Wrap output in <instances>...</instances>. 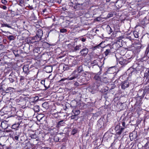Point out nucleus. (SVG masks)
Listing matches in <instances>:
<instances>
[{
    "mask_svg": "<svg viewBox=\"0 0 149 149\" xmlns=\"http://www.w3.org/2000/svg\"><path fill=\"white\" fill-rule=\"evenodd\" d=\"M30 18L31 19V20H35L36 19V17L33 13L31 14L30 17Z\"/></svg>",
    "mask_w": 149,
    "mask_h": 149,
    "instance_id": "nucleus-29",
    "label": "nucleus"
},
{
    "mask_svg": "<svg viewBox=\"0 0 149 149\" xmlns=\"http://www.w3.org/2000/svg\"><path fill=\"white\" fill-rule=\"evenodd\" d=\"M45 80H41V83L42 84H43L44 85V86H45V87L46 86H45Z\"/></svg>",
    "mask_w": 149,
    "mask_h": 149,
    "instance_id": "nucleus-53",
    "label": "nucleus"
},
{
    "mask_svg": "<svg viewBox=\"0 0 149 149\" xmlns=\"http://www.w3.org/2000/svg\"><path fill=\"white\" fill-rule=\"evenodd\" d=\"M54 139H56V141L57 142L59 141V139H58V137H55L54 138Z\"/></svg>",
    "mask_w": 149,
    "mask_h": 149,
    "instance_id": "nucleus-55",
    "label": "nucleus"
},
{
    "mask_svg": "<svg viewBox=\"0 0 149 149\" xmlns=\"http://www.w3.org/2000/svg\"><path fill=\"white\" fill-rule=\"evenodd\" d=\"M1 2L3 4H6L7 3V1L6 0H2Z\"/></svg>",
    "mask_w": 149,
    "mask_h": 149,
    "instance_id": "nucleus-48",
    "label": "nucleus"
},
{
    "mask_svg": "<svg viewBox=\"0 0 149 149\" xmlns=\"http://www.w3.org/2000/svg\"><path fill=\"white\" fill-rule=\"evenodd\" d=\"M65 67H67L66 65H65V66H63V69H64L65 68Z\"/></svg>",
    "mask_w": 149,
    "mask_h": 149,
    "instance_id": "nucleus-63",
    "label": "nucleus"
},
{
    "mask_svg": "<svg viewBox=\"0 0 149 149\" xmlns=\"http://www.w3.org/2000/svg\"><path fill=\"white\" fill-rule=\"evenodd\" d=\"M145 94V91L142 90H140L138 91L137 95L141 98L143 97Z\"/></svg>",
    "mask_w": 149,
    "mask_h": 149,
    "instance_id": "nucleus-10",
    "label": "nucleus"
},
{
    "mask_svg": "<svg viewBox=\"0 0 149 149\" xmlns=\"http://www.w3.org/2000/svg\"><path fill=\"white\" fill-rule=\"evenodd\" d=\"M1 26L3 27H7L9 28H12L11 26L9 25V24H5L4 23H3V24H2Z\"/></svg>",
    "mask_w": 149,
    "mask_h": 149,
    "instance_id": "nucleus-34",
    "label": "nucleus"
},
{
    "mask_svg": "<svg viewBox=\"0 0 149 149\" xmlns=\"http://www.w3.org/2000/svg\"><path fill=\"white\" fill-rule=\"evenodd\" d=\"M118 71V70L117 69V70L115 67H111L109 68L107 72L108 74H113L116 73V74Z\"/></svg>",
    "mask_w": 149,
    "mask_h": 149,
    "instance_id": "nucleus-4",
    "label": "nucleus"
},
{
    "mask_svg": "<svg viewBox=\"0 0 149 149\" xmlns=\"http://www.w3.org/2000/svg\"><path fill=\"white\" fill-rule=\"evenodd\" d=\"M94 78L96 80L99 81V82L100 83L102 82H105L104 80L107 79L106 77H101V76H100V75H95Z\"/></svg>",
    "mask_w": 149,
    "mask_h": 149,
    "instance_id": "nucleus-6",
    "label": "nucleus"
},
{
    "mask_svg": "<svg viewBox=\"0 0 149 149\" xmlns=\"http://www.w3.org/2000/svg\"><path fill=\"white\" fill-rule=\"evenodd\" d=\"M19 5L22 7L25 6V4H26V0H19Z\"/></svg>",
    "mask_w": 149,
    "mask_h": 149,
    "instance_id": "nucleus-16",
    "label": "nucleus"
},
{
    "mask_svg": "<svg viewBox=\"0 0 149 149\" xmlns=\"http://www.w3.org/2000/svg\"><path fill=\"white\" fill-rule=\"evenodd\" d=\"M144 80L146 81V82H149V75H144Z\"/></svg>",
    "mask_w": 149,
    "mask_h": 149,
    "instance_id": "nucleus-28",
    "label": "nucleus"
},
{
    "mask_svg": "<svg viewBox=\"0 0 149 149\" xmlns=\"http://www.w3.org/2000/svg\"><path fill=\"white\" fill-rule=\"evenodd\" d=\"M93 65L94 64V65H96L97 64V61L95 60H94L93 61V63H92Z\"/></svg>",
    "mask_w": 149,
    "mask_h": 149,
    "instance_id": "nucleus-52",
    "label": "nucleus"
},
{
    "mask_svg": "<svg viewBox=\"0 0 149 149\" xmlns=\"http://www.w3.org/2000/svg\"><path fill=\"white\" fill-rule=\"evenodd\" d=\"M78 132V130L77 129H74L72 130V134L73 135H74L75 134Z\"/></svg>",
    "mask_w": 149,
    "mask_h": 149,
    "instance_id": "nucleus-32",
    "label": "nucleus"
},
{
    "mask_svg": "<svg viewBox=\"0 0 149 149\" xmlns=\"http://www.w3.org/2000/svg\"><path fill=\"white\" fill-rule=\"evenodd\" d=\"M146 139L147 140V142L145 144V147H148V148L149 149V137L146 138Z\"/></svg>",
    "mask_w": 149,
    "mask_h": 149,
    "instance_id": "nucleus-30",
    "label": "nucleus"
},
{
    "mask_svg": "<svg viewBox=\"0 0 149 149\" xmlns=\"http://www.w3.org/2000/svg\"><path fill=\"white\" fill-rule=\"evenodd\" d=\"M130 140L132 141L136 138V135L135 134H134L133 133H131L130 135Z\"/></svg>",
    "mask_w": 149,
    "mask_h": 149,
    "instance_id": "nucleus-24",
    "label": "nucleus"
},
{
    "mask_svg": "<svg viewBox=\"0 0 149 149\" xmlns=\"http://www.w3.org/2000/svg\"><path fill=\"white\" fill-rule=\"evenodd\" d=\"M6 123V122L5 121H2L1 123V124L0 125V127H1L3 129H5V127H3V126H4V125H6V124H5Z\"/></svg>",
    "mask_w": 149,
    "mask_h": 149,
    "instance_id": "nucleus-33",
    "label": "nucleus"
},
{
    "mask_svg": "<svg viewBox=\"0 0 149 149\" xmlns=\"http://www.w3.org/2000/svg\"><path fill=\"white\" fill-rule=\"evenodd\" d=\"M111 0H106L107 2H109Z\"/></svg>",
    "mask_w": 149,
    "mask_h": 149,
    "instance_id": "nucleus-62",
    "label": "nucleus"
},
{
    "mask_svg": "<svg viewBox=\"0 0 149 149\" xmlns=\"http://www.w3.org/2000/svg\"><path fill=\"white\" fill-rule=\"evenodd\" d=\"M5 131L7 133L10 132H12V130L11 129L8 130V128L7 127H6V130H5Z\"/></svg>",
    "mask_w": 149,
    "mask_h": 149,
    "instance_id": "nucleus-44",
    "label": "nucleus"
},
{
    "mask_svg": "<svg viewBox=\"0 0 149 149\" xmlns=\"http://www.w3.org/2000/svg\"><path fill=\"white\" fill-rule=\"evenodd\" d=\"M99 47H100V45H98V46L94 47H93V49H96L97 48H99Z\"/></svg>",
    "mask_w": 149,
    "mask_h": 149,
    "instance_id": "nucleus-57",
    "label": "nucleus"
},
{
    "mask_svg": "<svg viewBox=\"0 0 149 149\" xmlns=\"http://www.w3.org/2000/svg\"><path fill=\"white\" fill-rule=\"evenodd\" d=\"M29 65H25L22 68L24 74H27L29 71Z\"/></svg>",
    "mask_w": 149,
    "mask_h": 149,
    "instance_id": "nucleus-18",
    "label": "nucleus"
},
{
    "mask_svg": "<svg viewBox=\"0 0 149 149\" xmlns=\"http://www.w3.org/2000/svg\"><path fill=\"white\" fill-rule=\"evenodd\" d=\"M111 53V49H107L104 52V53L106 56H107L108 55L110 54Z\"/></svg>",
    "mask_w": 149,
    "mask_h": 149,
    "instance_id": "nucleus-25",
    "label": "nucleus"
},
{
    "mask_svg": "<svg viewBox=\"0 0 149 149\" xmlns=\"http://www.w3.org/2000/svg\"><path fill=\"white\" fill-rule=\"evenodd\" d=\"M129 83L127 81H125L122 82L121 86L122 88L125 89V88L129 87Z\"/></svg>",
    "mask_w": 149,
    "mask_h": 149,
    "instance_id": "nucleus-9",
    "label": "nucleus"
},
{
    "mask_svg": "<svg viewBox=\"0 0 149 149\" xmlns=\"http://www.w3.org/2000/svg\"><path fill=\"white\" fill-rule=\"evenodd\" d=\"M108 15H109V17H112V16L113 14H112V13H109V14H108Z\"/></svg>",
    "mask_w": 149,
    "mask_h": 149,
    "instance_id": "nucleus-58",
    "label": "nucleus"
},
{
    "mask_svg": "<svg viewBox=\"0 0 149 149\" xmlns=\"http://www.w3.org/2000/svg\"><path fill=\"white\" fill-rule=\"evenodd\" d=\"M131 39V38L130 36H129L128 37L126 36L124 37L121 36L118 38L117 42L119 45H120V46H123V42H125L128 40H130Z\"/></svg>",
    "mask_w": 149,
    "mask_h": 149,
    "instance_id": "nucleus-2",
    "label": "nucleus"
},
{
    "mask_svg": "<svg viewBox=\"0 0 149 149\" xmlns=\"http://www.w3.org/2000/svg\"><path fill=\"white\" fill-rule=\"evenodd\" d=\"M100 86V82H99L98 84H97V83H95L92 86L91 88L93 90H98Z\"/></svg>",
    "mask_w": 149,
    "mask_h": 149,
    "instance_id": "nucleus-13",
    "label": "nucleus"
},
{
    "mask_svg": "<svg viewBox=\"0 0 149 149\" xmlns=\"http://www.w3.org/2000/svg\"><path fill=\"white\" fill-rule=\"evenodd\" d=\"M25 77L24 76H21L20 81H22L24 79Z\"/></svg>",
    "mask_w": 149,
    "mask_h": 149,
    "instance_id": "nucleus-54",
    "label": "nucleus"
},
{
    "mask_svg": "<svg viewBox=\"0 0 149 149\" xmlns=\"http://www.w3.org/2000/svg\"><path fill=\"white\" fill-rule=\"evenodd\" d=\"M146 54L147 56L149 57V49L147 48L146 50Z\"/></svg>",
    "mask_w": 149,
    "mask_h": 149,
    "instance_id": "nucleus-39",
    "label": "nucleus"
},
{
    "mask_svg": "<svg viewBox=\"0 0 149 149\" xmlns=\"http://www.w3.org/2000/svg\"><path fill=\"white\" fill-rule=\"evenodd\" d=\"M101 20V19L100 17H97L96 18V20L98 21H100Z\"/></svg>",
    "mask_w": 149,
    "mask_h": 149,
    "instance_id": "nucleus-51",
    "label": "nucleus"
},
{
    "mask_svg": "<svg viewBox=\"0 0 149 149\" xmlns=\"http://www.w3.org/2000/svg\"><path fill=\"white\" fill-rule=\"evenodd\" d=\"M33 107L32 109L35 112H38L40 111V107L38 105H36Z\"/></svg>",
    "mask_w": 149,
    "mask_h": 149,
    "instance_id": "nucleus-20",
    "label": "nucleus"
},
{
    "mask_svg": "<svg viewBox=\"0 0 149 149\" xmlns=\"http://www.w3.org/2000/svg\"><path fill=\"white\" fill-rule=\"evenodd\" d=\"M2 110H0V116H2L4 115V113L2 111Z\"/></svg>",
    "mask_w": 149,
    "mask_h": 149,
    "instance_id": "nucleus-45",
    "label": "nucleus"
},
{
    "mask_svg": "<svg viewBox=\"0 0 149 149\" xmlns=\"http://www.w3.org/2000/svg\"><path fill=\"white\" fill-rule=\"evenodd\" d=\"M81 41L83 42H85L86 40V38H82L81 39Z\"/></svg>",
    "mask_w": 149,
    "mask_h": 149,
    "instance_id": "nucleus-49",
    "label": "nucleus"
},
{
    "mask_svg": "<svg viewBox=\"0 0 149 149\" xmlns=\"http://www.w3.org/2000/svg\"><path fill=\"white\" fill-rule=\"evenodd\" d=\"M9 79L10 80V81L11 83H13L14 81V79L12 78L11 77V75H9Z\"/></svg>",
    "mask_w": 149,
    "mask_h": 149,
    "instance_id": "nucleus-38",
    "label": "nucleus"
},
{
    "mask_svg": "<svg viewBox=\"0 0 149 149\" xmlns=\"http://www.w3.org/2000/svg\"><path fill=\"white\" fill-rule=\"evenodd\" d=\"M67 31V29H62L60 30V31L61 33H64Z\"/></svg>",
    "mask_w": 149,
    "mask_h": 149,
    "instance_id": "nucleus-40",
    "label": "nucleus"
},
{
    "mask_svg": "<svg viewBox=\"0 0 149 149\" xmlns=\"http://www.w3.org/2000/svg\"><path fill=\"white\" fill-rule=\"evenodd\" d=\"M13 89V88L8 87L7 88V89H6L5 91H6V93H8V91L11 90L12 89Z\"/></svg>",
    "mask_w": 149,
    "mask_h": 149,
    "instance_id": "nucleus-41",
    "label": "nucleus"
},
{
    "mask_svg": "<svg viewBox=\"0 0 149 149\" xmlns=\"http://www.w3.org/2000/svg\"><path fill=\"white\" fill-rule=\"evenodd\" d=\"M30 136L31 137V138L36 139L37 137V135L36 134H30Z\"/></svg>",
    "mask_w": 149,
    "mask_h": 149,
    "instance_id": "nucleus-37",
    "label": "nucleus"
},
{
    "mask_svg": "<svg viewBox=\"0 0 149 149\" xmlns=\"http://www.w3.org/2000/svg\"><path fill=\"white\" fill-rule=\"evenodd\" d=\"M138 65L137 63L134 64L133 65L127 70V71L126 72V74H138V71L135 68L138 66Z\"/></svg>",
    "mask_w": 149,
    "mask_h": 149,
    "instance_id": "nucleus-1",
    "label": "nucleus"
},
{
    "mask_svg": "<svg viewBox=\"0 0 149 149\" xmlns=\"http://www.w3.org/2000/svg\"><path fill=\"white\" fill-rule=\"evenodd\" d=\"M36 35L39 38H41L43 35V32L41 29H39Z\"/></svg>",
    "mask_w": 149,
    "mask_h": 149,
    "instance_id": "nucleus-17",
    "label": "nucleus"
},
{
    "mask_svg": "<svg viewBox=\"0 0 149 149\" xmlns=\"http://www.w3.org/2000/svg\"><path fill=\"white\" fill-rule=\"evenodd\" d=\"M83 71L82 66H80L77 70H76L73 72V73L76 74L80 73Z\"/></svg>",
    "mask_w": 149,
    "mask_h": 149,
    "instance_id": "nucleus-15",
    "label": "nucleus"
},
{
    "mask_svg": "<svg viewBox=\"0 0 149 149\" xmlns=\"http://www.w3.org/2000/svg\"><path fill=\"white\" fill-rule=\"evenodd\" d=\"M115 129L116 134L120 135L123 132L124 128H123L122 127H121L120 124H118L116 125Z\"/></svg>",
    "mask_w": 149,
    "mask_h": 149,
    "instance_id": "nucleus-3",
    "label": "nucleus"
},
{
    "mask_svg": "<svg viewBox=\"0 0 149 149\" xmlns=\"http://www.w3.org/2000/svg\"><path fill=\"white\" fill-rule=\"evenodd\" d=\"M81 45L80 44L77 45L74 48L73 52H76L77 51L79 50L80 49L81 47Z\"/></svg>",
    "mask_w": 149,
    "mask_h": 149,
    "instance_id": "nucleus-21",
    "label": "nucleus"
},
{
    "mask_svg": "<svg viewBox=\"0 0 149 149\" xmlns=\"http://www.w3.org/2000/svg\"><path fill=\"white\" fill-rule=\"evenodd\" d=\"M77 76H74L73 77H68L67 78H62L61 79L60 81H63L67 79L68 80H72L73 79H74L77 78Z\"/></svg>",
    "mask_w": 149,
    "mask_h": 149,
    "instance_id": "nucleus-19",
    "label": "nucleus"
},
{
    "mask_svg": "<svg viewBox=\"0 0 149 149\" xmlns=\"http://www.w3.org/2000/svg\"><path fill=\"white\" fill-rule=\"evenodd\" d=\"M120 123L123 126V128H124L125 129L127 125H126V123H127V120L126 118H124L121 121Z\"/></svg>",
    "mask_w": 149,
    "mask_h": 149,
    "instance_id": "nucleus-12",
    "label": "nucleus"
},
{
    "mask_svg": "<svg viewBox=\"0 0 149 149\" xmlns=\"http://www.w3.org/2000/svg\"><path fill=\"white\" fill-rule=\"evenodd\" d=\"M28 6H27L28 7V8L30 9V10H33V5H28Z\"/></svg>",
    "mask_w": 149,
    "mask_h": 149,
    "instance_id": "nucleus-46",
    "label": "nucleus"
},
{
    "mask_svg": "<svg viewBox=\"0 0 149 149\" xmlns=\"http://www.w3.org/2000/svg\"><path fill=\"white\" fill-rule=\"evenodd\" d=\"M74 116H72V118L74 119V117L77 116L80 113V111L79 110H74Z\"/></svg>",
    "mask_w": 149,
    "mask_h": 149,
    "instance_id": "nucleus-22",
    "label": "nucleus"
},
{
    "mask_svg": "<svg viewBox=\"0 0 149 149\" xmlns=\"http://www.w3.org/2000/svg\"><path fill=\"white\" fill-rule=\"evenodd\" d=\"M47 10V9L46 8H44L43 10V11L42 12H43V13H45V12Z\"/></svg>",
    "mask_w": 149,
    "mask_h": 149,
    "instance_id": "nucleus-59",
    "label": "nucleus"
},
{
    "mask_svg": "<svg viewBox=\"0 0 149 149\" xmlns=\"http://www.w3.org/2000/svg\"><path fill=\"white\" fill-rule=\"evenodd\" d=\"M42 107L46 109H47L48 108L49 104L48 102H45L42 104Z\"/></svg>",
    "mask_w": 149,
    "mask_h": 149,
    "instance_id": "nucleus-27",
    "label": "nucleus"
},
{
    "mask_svg": "<svg viewBox=\"0 0 149 149\" xmlns=\"http://www.w3.org/2000/svg\"><path fill=\"white\" fill-rule=\"evenodd\" d=\"M137 33V32L136 31H134L133 32V34L135 38H137L138 37V35Z\"/></svg>",
    "mask_w": 149,
    "mask_h": 149,
    "instance_id": "nucleus-36",
    "label": "nucleus"
},
{
    "mask_svg": "<svg viewBox=\"0 0 149 149\" xmlns=\"http://www.w3.org/2000/svg\"><path fill=\"white\" fill-rule=\"evenodd\" d=\"M44 149H51L50 148L48 147H44Z\"/></svg>",
    "mask_w": 149,
    "mask_h": 149,
    "instance_id": "nucleus-60",
    "label": "nucleus"
},
{
    "mask_svg": "<svg viewBox=\"0 0 149 149\" xmlns=\"http://www.w3.org/2000/svg\"><path fill=\"white\" fill-rule=\"evenodd\" d=\"M145 98L147 100L148 99V97H146V96L145 97Z\"/></svg>",
    "mask_w": 149,
    "mask_h": 149,
    "instance_id": "nucleus-64",
    "label": "nucleus"
},
{
    "mask_svg": "<svg viewBox=\"0 0 149 149\" xmlns=\"http://www.w3.org/2000/svg\"><path fill=\"white\" fill-rule=\"evenodd\" d=\"M4 46L3 45L1 44L0 45V50H2L4 48Z\"/></svg>",
    "mask_w": 149,
    "mask_h": 149,
    "instance_id": "nucleus-47",
    "label": "nucleus"
},
{
    "mask_svg": "<svg viewBox=\"0 0 149 149\" xmlns=\"http://www.w3.org/2000/svg\"><path fill=\"white\" fill-rule=\"evenodd\" d=\"M52 70V67L51 66H48L45 67V70L47 73H50Z\"/></svg>",
    "mask_w": 149,
    "mask_h": 149,
    "instance_id": "nucleus-14",
    "label": "nucleus"
},
{
    "mask_svg": "<svg viewBox=\"0 0 149 149\" xmlns=\"http://www.w3.org/2000/svg\"><path fill=\"white\" fill-rule=\"evenodd\" d=\"M79 61L78 60H73V63L74 65H76L78 64L79 63Z\"/></svg>",
    "mask_w": 149,
    "mask_h": 149,
    "instance_id": "nucleus-42",
    "label": "nucleus"
},
{
    "mask_svg": "<svg viewBox=\"0 0 149 149\" xmlns=\"http://www.w3.org/2000/svg\"><path fill=\"white\" fill-rule=\"evenodd\" d=\"M34 3V0H26V4L28 5H33Z\"/></svg>",
    "mask_w": 149,
    "mask_h": 149,
    "instance_id": "nucleus-26",
    "label": "nucleus"
},
{
    "mask_svg": "<svg viewBox=\"0 0 149 149\" xmlns=\"http://www.w3.org/2000/svg\"><path fill=\"white\" fill-rule=\"evenodd\" d=\"M119 63L121 65H124L128 63V61L126 59H124L122 58H120L119 59Z\"/></svg>",
    "mask_w": 149,
    "mask_h": 149,
    "instance_id": "nucleus-11",
    "label": "nucleus"
},
{
    "mask_svg": "<svg viewBox=\"0 0 149 149\" xmlns=\"http://www.w3.org/2000/svg\"><path fill=\"white\" fill-rule=\"evenodd\" d=\"M22 120V119L21 118L18 119V121H16L15 123L12 125V129L17 130V129L19 127V126L21 124Z\"/></svg>",
    "mask_w": 149,
    "mask_h": 149,
    "instance_id": "nucleus-5",
    "label": "nucleus"
},
{
    "mask_svg": "<svg viewBox=\"0 0 149 149\" xmlns=\"http://www.w3.org/2000/svg\"><path fill=\"white\" fill-rule=\"evenodd\" d=\"M1 8L4 10H6L7 8V7L5 6H1Z\"/></svg>",
    "mask_w": 149,
    "mask_h": 149,
    "instance_id": "nucleus-50",
    "label": "nucleus"
},
{
    "mask_svg": "<svg viewBox=\"0 0 149 149\" xmlns=\"http://www.w3.org/2000/svg\"><path fill=\"white\" fill-rule=\"evenodd\" d=\"M6 63V62L4 61L3 62H1V65H4Z\"/></svg>",
    "mask_w": 149,
    "mask_h": 149,
    "instance_id": "nucleus-56",
    "label": "nucleus"
},
{
    "mask_svg": "<svg viewBox=\"0 0 149 149\" xmlns=\"http://www.w3.org/2000/svg\"><path fill=\"white\" fill-rule=\"evenodd\" d=\"M141 47L142 45L139 42H135L134 44L135 49L137 51L139 50Z\"/></svg>",
    "mask_w": 149,
    "mask_h": 149,
    "instance_id": "nucleus-8",
    "label": "nucleus"
},
{
    "mask_svg": "<svg viewBox=\"0 0 149 149\" xmlns=\"http://www.w3.org/2000/svg\"><path fill=\"white\" fill-rule=\"evenodd\" d=\"M88 52V49L86 47H84L80 51V54L81 56H85L87 54Z\"/></svg>",
    "mask_w": 149,
    "mask_h": 149,
    "instance_id": "nucleus-7",
    "label": "nucleus"
},
{
    "mask_svg": "<svg viewBox=\"0 0 149 149\" xmlns=\"http://www.w3.org/2000/svg\"><path fill=\"white\" fill-rule=\"evenodd\" d=\"M19 137V135H17L16 136H14L13 137V139L16 140V141H18Z\"/></svg>",
    "mask_w": 149,
    "mask_h": 149,
    "instance_id": "nucleus-35",
    "label": "nucleus"
},
{
    "mask_svg": "<svg viewBox=\"0 0 149 149\" xmlns=\"http://www.w3.org/2000/svg\"><path fill=\"white\" fill-rule=\"evenodd\" d=\"M62 9L64 10H66V8H65L63 7L62 8Z\"/></svg>",
    "mask_w": 149,
    "mask_h": 149,
    "instance_id": "nucleus-61",
    "label": "nucleus"
},
{
    "mask_svg": "<svg viewBox=\"0 0 149 149\" xmlns=\"http://www.w3.org/2000/svg\"><path fill=\"white\" fill-rule=\"evenodd\" d=\"M7 37L10 40H13L15 38V37L13 36L12 35L7 36Z\"/></svg>",
    "mask_w": 149,
    "mask_h": 149,
    "instance_id": "nucleus-31",
    "label": "nucleus"
},
{
    "mask_svg": "<svg viewBox=\"0 0 149 149\" xmlns=\"http://www.w3.org/2000/svg\"><path fill=\"white\" fill-rule=\"evenodd\" d=\"M107 29H109V31L108 32V33L109 34H110L113 31L112 29L109 26V27H107Z\"/></svg>",
    "mask_w": 149,
    "mask_h": 149,
    "instance_id": "nucleus-43",
    "label": "nucleus"
},
{
    "mask_svg": "<svg viewBox=\"0 0 149 149\" xmlns=\"http://www.w3.org/2000/svg\"><path fill=\"white\" fill-rule=\"evenodd\" d=\"M64 123V122L63 120L60 121L58 123L56 127L58 128L63 126V124Z\"/></svg>",
    "mask_w": 149,
    "mask_h": 149,
    "instance_id": "nucleus-23",
    "label": "nucleus"
}]
</instances>
